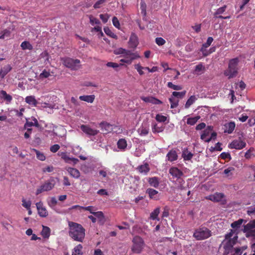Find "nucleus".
Masks as SVG:
<instances>
[{
  "instance_id": "nucleus-1",
  "label": "nucleus",
  "mask_w": 255,
  "mask_h": 255,
  "mask_svg": "<svg viewBox=\"0 0 255 255\" xmlns=\"http://www.w3.org/2000/svg\"><path fill=\"white\" fill-rule=\"evenodd\" d=\"M244 220L240 219L231 224V227L233 229L225 236V239L223 242L224 246V255H241L242 252L240 249H234L233 246L236 244L238 240V234L239 229L241 227Z\"/></svg>"
},
{
  "instance_id": "nucleus-2",
  "label": "nucleus",
  "mask_w": 255,
  "mask_h": 255,
  "mask_svg": "<svg viewBox=\"0 0 255 255\" xmlns=\"http://www.w3.org/2000/svg\"><path fill=\"white\" fill-rule=\"evenodd\" d=\"M68 225L69 237L74 241L83 242L85 236L84 228L80 224L72 222H69Z\"/></svg>"
},
{
  "instance_id": "nucleus-3",
  "label": "nucleus",
  "mask_w": 255,
  "mask_h": 255,
  "mask_svg": "<svg viewBox=\"0 0 255 255\" xmlns=\"http://www.w3.org/2000/svg\"><path fill=\"white\" fill-rule=\"evenodd\" d=\"M239 60L238 58L231 59L228 64V68L224 71V75L231 79L235 77L238 74V65Z\"/></svg>"
},
{
  "instance_id": "nucleus-4",
  "label": "nucleus",
  "mask_w": 255,
  "mask_h": 255,
  "mask_svg": "<svg viewBox=\"0 0 255 255\" xmlns=\"http://www.w3.org/2000/svg\"><path fill=\"white\" fill-rule=\"evenodd\" d=\"M169 174L172 176L173 179H176L178 182V188L180 190L184 189V184L185 181L181 177L184 175L182 170L177 167H171L169 170Z\"/></svg>"
},
{
  "instance_id": "nucleus-5",
  "label": "nucleus",
  "mask_w": 255,
  "mask_h": 255,
  "mask_svg": "<svg viewBox=\"0 0 255 255\" xmlns=\"http://www.w3.org/2000/svg\"><path fill=\"white\" fill-rule=\"evenodd\" d=\"M131 242H132L131 252L137 254L141 253L145 245L143 239L140 236H136L132 238Z\"/></svg>"
},
{
  "instance_id": "nucleus-6",
  "label": "nucleus",
  "mask_w": 255,
  "mask_h": 255,
  "mask_svg": "<svg viewBox=\"0 0 255 255\" xmlns=\"http://www.w3.org/2000/svg\"><path fill=\"white\" fill-rule=\"evenodd\" d=\"M212 236L211 231L206 227L199 228L195 230L193 237L197 241L207 239Z\"/></svg>"
},
{
  "instance_id": "nucleus-7",
  "label": "nucleus",
  "mask_w": 255,
  "mask_h": 255,
  "mask_svg": "<svg viewBox=\"0 0 255 255\" xmlns=\"http://www.w3.org/2000/svg\"><path fill=\"white\" fill-rule=\"evenodd\" d=\"M62 64L66 67L71 70H77L79 68L80 61L78 59H73L69 57H64L61 59Z\"/></svg>"
},
{
  "instance_id": "nucleus-8",
  "label": "nucleus",
  "mask_w": 255,
  "mask_h": 255,
  "mask_svg": "<svg viewBox=\"0 0 255 255\" xmlns=\"http://www.w3.org/2000/svg\"><path fill=\"white\" fill-rule=\"evenodd\" d=\"M54 185L55 181L53 178L46 181L37 189L36 195H37L43 192L51 190L54 187Z\"/></svg>"
},
{
  "instance_id": "nucleus-9",
  "label": "nucleus",
  "mask_w": 255,
  "mask_h": 255,
  "mask_svg": "<svg viewBox=\"0 0 255 255\" xmlns=\"http://www.w3.org/2000/svg\"><path fill=\"white\" fill-rule=\"evenodd\" d=\"M246 142L242 139L241 137L233 140L229 143L228 147L231 149H242L246 147Z\"/></svg>"
},
{
  "instance_id": "nucleus-10",
  "label": "nucleus",
  "mask_w": 255,
  "mask_h": 255,
  "mask_svg": "<svg viewBox=\"0 0 255 255\" xmlns=\"http://www.w3.org/2000/svg\"><path fill=\"white\" fill-rule=\"evenodd\" d=\"M123 57L125 58L126 61H128L129 63H127L128 65H130L132 64V62L134 60L140 58V55L138 52H132L131 50H128L127 52L123 55Z\"/></svg>"
},
{
  "instance_id": "nucleus-11",
  "label": "nucleus",
  "mask_w": 255,
  "mask_h": 255,
  "mask_svg": "<svg viewBox=\"0 0 255 255\" xmlns=\"http://www.w3.org/2000/svg\"><path fill=\"white\" fill-rule=\"evenodd\" d=\"M227 5H224L222 7H221L217 9V10L214 13V18H220L223 19H227L230 18V15L227 16H223L221 15L226 10Z\"/></svg>"
},
{
  "instance_id": "nucleus-12",
  "label": "nucleus",
  "mask_w": 255,
  "mask_h": 255,
  "mask_svg": "<svg viewBox=\"0 0 255 255\" xmlns=\"http://www.w3.org/2000/svg\"><path fill=\"white\" fill-rule=\"evenodd\" d=\"M80 128L86 134L90 135H95L99 132L98 130L92 128L88 125H82Z\"/></svg>"
},
{
  "instance_id": "nucleus-13",
  "label": "nucleus",
  "mask_w": 255,
  "mask_h": 255,
  "mask_svg": "<svg viewBox=\"0 0 255 255\" xmlns=\"http://www.w3.org/2000/svg\"><path fill=\"white\" fill-rule=\"evenodd\" d=\"M225 197V195L222 193L216 192L214 194L210 195L206 197V199L211 200L214 202H219Z\"/></svg>"
},
{
  "instance_id": "nucleus-14",
  "label": "nucleus",
  "mask_w": 255,
  "mask_h": 255,
  "mask_svg": "<svg viewBox=\"0 0 255 255\" xmlns=\"http://www.w3.org/2000/svg\"><path fill=\"white\" fill-rule=\"evenodd\" d=\"M139 44L138 41V36L135 33H131L130 37H129V40H128V46L129 48L135 49Z\"/></svg>"
},
{
  "instance_id": "nucleus-15",
  "label": "nucleus",
  "mask_w": 255,
  "mask_h": 255,
  "mask_svg": "<svg viewBox=\"0 0 255 255\" xmlns=\"http://www.w3.org/2000/svg\"><path fill=\"white\" fill-rule=\"evenodd\" d=\"M213 130L212 126H208L207 128L204 130L203 133L201 135V138L206 142H209L211 140V138H209L211 132Z\"/></svg>"
},
{
  "instance_id": "nucleus-16",
  "label": "nucleus",
  "mask_w": 255,
  "mask_h": 255,
  "mask_svg": "<svg viewBox=\"0 0 255 255\" xmlns=\"http://www.w3.org/2000/svg\"><path fill=\"white\" fill-rule=\"evenodd\" d=\"M146 193L148 194L149 198L151 199L158 200L160 198V194L158 191L154 189L148 188L146 191Z\"/></svg>"
},
{
  "instance_id": "nucleus-17",
  "label": "nucleus",
  "mask_w": 255,
  "mask_h": 255,
  "mask_svg": "<svg viewBox=\"0 0 255 255\" xmlns=\"http://www.w3.org/2000/svg\"><path fill=\"white\" fill-rule=\"evenodd\" d=\"M39 215L41 217H46L48 215L46 209L43 206L42 202H39L36 204Z\"/></svg>"
},
{
  "instance_id": "nucleus-18",
  "label": "nucleus",
  "mask_w": 255,
  "mask_h": 255,
  "mask_svg": "<svg viewBox=\"0 0 255 255\" xmlns=\"http://www.w3.org/2000/svg\"><path fill=\"white\" fill-rule=\"evenodd\" d=\"M99 126L105 133L111 132L113 129L112 125L107 122L103 121L101 122L99 124Z\"/></svg>"
},
{
  "instance_id": "nucleus-19",
  "label": "nucleus",
  "mask_w": 255,
  "mask_h": 255,
  "mask_svg": "<svg viewBox=\"0 0 255 255\" xmlns=\"http://www.w3.org/2000/svg\"><path fill=\"white\" fill-rule=\"evenodd\" d=\"M150 170V166L148 163H145L137 166V170L138 172L144 175H146Z\"/></svg>"
},
{
  "instance_id": "nucleus-20",
  "label": "nucleus",
  "mask_w": 255,
  "mask_h": 255,
  "mask_svg": "<svg viewBox=\"0 0 255 255\" xmlns=\"http://www.w3.org/2000/svg\"><path fill=\"white\" fill-rule=\"evenodd\" d=\"M178 154L175 150H170L166 155V157L168 161L171 162L174 161L178 159Z\"/></svg>"
},
{
  "instance_id": "nucleus-21",
  "label": "nucleus",
  "mask_w": 255,
  "mask_h": 255,
  "mask_svg": "<svg viewBox=\"0 0 255 255\" xmlns=\"http://www.w3.org/2000/svg\"><path fill=\"white\" fill-rule=\"evenodd\" d=\"M67 171L70 175L71 176L74 178H78L80 177V173L79 171L75 168L68 167L67 169Z\"/></svg>"
},
{
  "instance_id": "nucleus-22",
  "label": "nucleus",
  "mask_w": 255,
  "mask_h": 255,
  "mask_svg": "<svg viewBox=\"0 0 255 255\" xmlns=\"http://www.w3.org/2000/svg\"><path fill=\"white\" fill-rule=\"evenodd\" d=\"M160 212V208L157 207L152 211L150 215V219L153 220L160 221V219L158 217L159 214Z\"/></svg>"
},
{
  "instance_id": "nucleus-23",
  "label": "nucleus",
  "mask_w": 255,
  "mask_h": 255,
  "mask_svg": "<svg viewBox=\"0 0 255 255\" xmlns=\"http://www.w3.org/2000/svg\"><path fill=\"white\" fill-rule=\"evenodd\" d=\"M149 128L144 125L137 129V132L141 136L146 135L149 133Z\"/></svg>"
},
{
  "instance_id": "nucleus-24",
  "label": "nucleus",
  "mask_w": 255,
  "mask_h": 255,
  "mask_svg": "<svg viewBox=\"0 0 255 255\" xmlns=\"http://www.w3.org/2000/svg\"><path fill=\"white\" fill-rule=\"evenodd\" d=\"M255 229V220L250 221L244 227V232L254 231Z\"/></svg>"
},
{
  "instance_id": "nucleus-25",
  "label": "nucleus",
  "mask_w": 255,
  "mask_h": 255,
  "mask_svg": "<svg viewBox=\"0 0 255 255\" xmlns=\"http://www.w3.org/2000/svg\"><path fill=\"white\" fill-rule=\"evenodd\" d=\"M182 156L184 160H190L192 158L193 154L186 148L182 151Z\"/></svg>"
},
{
  "instance_id": "nucleus-26",
  "label": "nucleus",
  "mask_w": 255,
  "mask_h": 255,
  "mask_svg": "<svg viewBox=\"0 0 255 255\" xmlns=\"http://www.w3.org/2000/svg\"><path fill=\"white\" fill-rule=\"evenodd\" d=\"M50 229L47 227L42 226V230L41 232V235L44 239H48L50 236Z\"/></svg>"
},
{
  "instance_id": "nucleus-27",
  "label": "nucleus",
  "mask_w": 255,
  "mask_h": 255,
  "mask_svg": "<svg viewBox=\"0 0 255 255\" xmlns=\"http://www.w3.org/2000/svg\"><path fill=\"white\" fill-rule=\"evenodd\" d=\"M117 147L121 150H125L127 147V141L125 138H120L117 142Z\"/></svg>"
},
{
  "instance_id": "nucleus-28",
  "label": "nucleus",
  "mask_w": 255,
  "mask_h": 255,
  "mask_svg": "<svg viewBox=\"0 0 255 255\" xmlns=\"http://www.w3.org/2000/svg\"><path fill=\"white\" fill-rule=\"evenodd\" d=\"M148 181L150 185L155 188H157L159 185V180L157 177H150Z\"/></svg>"
},
{
  "instance_id": "nucleus-29",
  "label": "nucleus",
  "mask_w": 255,
  "mask_h": 255,
  "mask_svg": "<svg viewBox=\"0 0 255 255\" xmlns=\"http://www.w3.org/2000/svg\"><path fill=\"white\" fill-rule=\"evenodd\" d=\"M236 125L234 122H230L225 125L226 129L225 132L231 133L235 129Z\"/></svg>"
},
{
  "instance_id": "nucleus-30",
  "label": "nucleus",
  "mask_w": 255,
  "mask_h": 255,
  "mask_svg": "<svg viewBox=\"0 0 255 255\" xmlns=\"http://www.w3.org/2000/svg\"><path fill=\"white\" fill-rule=\"evenodd\" d=\"M62 158L67 163L72 162L74 164H75L78 162V159L77 158L69 157L65 153H63L62 154Z\"/></svg>"
},
{
  "instance_id": "nucleus-31",
  "label": "nucleus",
  "mask_w": 255,
  "mask_h": 255,
  "mask_svg": "<svg viewBox=\"0 0 255 255\" xmlns=\"http://www.w3.org/2000/svg\"><path fill=\"white\" fill-rule=\"evenodd\" d=\"M95 99L94 95L81 96L79 97V100L82 101H85L88 103H92Z\"/></svg>"
},
{
  "instance_id": "nucleus-32",
  "label": "nucleus",
  "mask_w": 255,
  "mask_h": 255,
  "mask_svg": "<svg viewBox=\"0 0 255 255\" xmlns=\"http://www.w3.org/2000/svg\"><path fill=\"white\" fill-rule=\"evenodd\" d=\"M25 102L29 105H32L33 106H36L37 104V102L35 97L32 96L26 97Z\"/></svg>"
},
{
  "instance_id": "nucleus-33",
  "label": "nucleus",
  "mask_w": 255,
  "mask_h": 255,
  "mask_svg": "<svg viewBox=\"0 0 255 255\" xmlns=\"http://www.w3.org/2000/svg\"><path fill=\"white\" fill-rule=\"evenodd\" d=\"M82 248L83 247L81 245H78L73 250L72 255H82Z\"/></svg>"
},
{
  "instance_id": "nucleus-34",
  "label": "nucleus",
  "mask_w": 255,
  "mask_h": 255,
  "mask_svg": "<svg viewBox=\"0 0 255 255\" xmlns=\"http://www.w3.org/2000/svg\"><path fill=\"white\" fill-rule=\"evenodd\" d=\"M197 99V98L195 96H191L187 100V101L186 102V104L185 105V108L186 109H188V108H189L191 105H192L195 102V101Z\"/></svg>"
},
{
  "instance_id": "nucleus-35",
  "label": "nucleus",
  "mask_w": 255,
  "mask_h": 255,
  "mask_svg": "<svg viewBox=\"0 0 255 255\" xmlns=\"http://www.w3.org/2000/svg\"><path fill=\"white\" fill-rule=\"evenodd\" d=\"M20 47H21V49L24 50L26 49L32 50L33 49L32 45L29 43V42L27 41L22 42L20 45Z\"/></svg>"
},
{
  "instance_id": "nucleus-36",
  "label": "nucleus",
  "mask_w": 255,
  "mask_h": 255,
  "mask_svg": "<svg viewBox=\"0 0 255 255\" xmlns=\"http://www.w3.org/2000/svg\"><path fill=\"white\" fill-rule=\"evenodd\" d=\"M104 31L105 33L109 36L115 39H118V36L115 34H114L109 27H104Z\"/></svg>"
},
{
  "instance_id": "nucleus-37",
  "label": "nucleus",
  "mask_w": 255,
  "mask_h": 255,
  "mask_svg": "<svg viewBox=\"0 0 255 255\" xmlns=\"http://www.w3.org/2000/svg\"><path fill=\"white\" fill-rule=\"evenodd\" d=\"M200 118V117H199V116H197L196 117H194L189 118L187 119V123L188 125H194L198 122Z\"/></svg>"
},
{
  "instance_id": "nucleus-38",
  "label": "nucleus",
  "mask_w": 255,
  "mask_h": 255,
  "mask_svg": "<svg viewBox=\"0 0 255 255\" xmlns=\"http://www.w3.org/2000/svg\"><path fill=\"white\" fill-rule=\"evenodd\" d=\"M92 214L95 216L99 220L100 222L104 221V215L102 212H95L94 213H92Z\"/></svg>"
},
{
  "instance_id": "nucleus-39",
  "label": "nucleus",
  "mask_w": 255,
  "mask_h": 255,
  "mask_svg": "<svg viewBox=\"0 0 255 255\" xmlns=\"http://www.w3.org/2000/svg\"><path fill=\"white\" fill-rule=\"evenodd\" d=\"M169 102L171 104V108H176L178 105V100H176L174 97H172L169 99Z\"/></svg>"
},
{
  "instance_id": "nucleus-40",
  "label": "nucleus",
  "mask_w": 255,
  "mask_h": 255,
  "mask_svg": "<svg viewBox=\"0 0 255 255\" xmlns=\"http://www.w3.org/2000/svg\"><path fill=\"white\" fill-rule=\"evenodd\" d=\"M186 94V91H184L181 92H174L172 93V97H176L177 98H183L185 97Z\"/></svg>"
},
{
  "instance_id": "nucleus-41",
  "label": "nucleus",
  "mask_w": 255,
  "mask_h": 255,
  "mask_svg": "<svg viewBox=\"0 0 255 255\" xmlns=\"http://www.w3.org/2000/svg\"><path fill=\"white\" fill-rule=\"evenodd\" d=\"M167 87L175 91H180L183 89L181 86L175 85L172 82H168L167 83Z\"/></svg>"
},
{
  "instance_id": "nucleus-42",
  "label": "nucleus",
  "mask_w": 255,
  "mask_h": 255,
  "mask_svg": "<svg viewBox=\"0 0 255 255\" xmlns=\"http://www.w3.org/2000/svg\"><path fill=\"white\" fill-rule=\"evenodd\" d=\"M134 69L136 70L139 75L142 76L144 75V73L143 71V70L145 69V67L141 66L140 64H135L134 65Z\"/></svg>"
},
{
  "instance_id": "nucleus-43",
  "label": "nucleus",
  "mask_w": 255,
  "mask_h": 255,
  "mask_svg": "<svg viewBox=\"0 0 255 255\" xmlns=\"http://www.w3.org/2000/svg\"><path fill=\"white\" fill-rule=\"evenodd\" d=\"M34 150L35 152V153L36 154V157L37 159L41 161H44L45 160L46 157L43 153L41 152L40 151L36 149H34Z\"/></svg>"
},
{
  "instance_id": "nucleus-44",
  "label": "nucleus",
  "mask_w": 255,
  "mask_h": 255,
  "mask_svg": "<svg viewBox=\"0 0 255 255\" xmlns=\"http://www.w3.org/2000/svg\"><path fill=\"white\" fill-rule=\"evenodd\" d=\"M128 51V50L123 48H119L114 50L113 53L115 55L123 54L124 55Z\"/></svg>"
},
{
  "instance_id": "nucleus-45",
  "label": "nucleus",
  "mask_w": 255,
  "mask_h": 255,
  "mask_svg": "<svg viewBox=\"0 0 255 255\" xmlns=\"http://www.w3.org/2000/svg\"><path fill=\"white\" fill-rule=\"evenodd\" d=\"M0 94L4 99L6 100L8 102H11V101L12 99V97L10 95H8L5 91H1Z\"/></svg>"
},
{
  "instance_id": "nucleus-46",
  "label": "nucleus",
  "mask_w": 255,
  "mask_h": 255,
  "mask_svg": "<svg viewBox=\"0 0 255 255\" xmlns=\"http://www.w3.org/2000/svg\"><path fill=\"white\" fill-rule=\"evenodd\" d=\"M1 70L6 76L12 70V67L9 64H7L1 68Z\"/></svg>"
},
{
  "instance_id": "nucleus-47",
  "label": "nucleus",
  "mask_w": 255,
  "mask_h": 255,
  "mask_svg": "<svg viewBox=\"0 0 255 255\" xmlns=\"http://www.w3.org/2000/svg\"><path fill=\"white\" fill-rule=\"evenodd\" d=\"M235 170L234 168L233 167H230L228 168H226L224 171V173L226 174L227 177H229L232 175V171Z\"/></svg>"
},
{
  "instance_id": "nucleus-48",
  "label": "nucleus",
  "mask_w": 255,
  "mask_h": 255,
  "mask_svg": "<svg viewBox=\"0 0 255 255\" xmlns=\"http://www.w3.org/2000/svg\"><path fill=\"white\" fill-rule=\"evenodd\" d=\"M244 233H246V237L247 238L251 237L252 238L253 241H255V229L254 231L244 232Z\"/></svg>"
},
{
  "instance_id": "nucleus-49",
  "label": "nucleus",
  "mask_w": 255,
  "mask_h": 255,
  "mask_svg": "<svg viewBox=\"0 0 255 255\" xmlns=\"http://www.w3.org/2000/svg\"><path fill=\"white\" fill-rule=\"evenodd\" d=\"M156 120L159 122H164L167 120V117L165 116L158 114L156 116Z\"/></svg>"
},
{
  "instance_id": "nucleus-50",
  "label": "nucleus",
  "mask_w": 255,
  "mask_h": 255,
  "mask_svg": "<svg viewBox=\"0 0 255 255\" xmlns=\"http://www.w3.org/2000/svg\"><path fill=\"white\" fill-rule=\"evenodd\" d=\"M22 205L26 209H29L30 208L31 204L30 201H26L25 199H22Z\"/></svg>"
},
{
  "instance_id": "nucleus-51",
  "label": "nucleus",
  "mask_w": 255,
  "mask_h": 255,
  "mask_svg": "<svg viewBox=\"0 0 255 255\" xmlns=\"http://www.w3.org/2000/svg\"><path fill=\"white\" fill-rule=\"evenodd\" d=\"M253 148L251 147L245 152V157L247 159H249L253 156V154L252 153V152L253 151Z\"/></svg>"
},
{
  "instance_id": "nucleus-52",
  "label": "nucleus",
  "mask_w": 255,
  "mask_h": 255,
  "mask_svg": "<svg viewBox=\"0 0 255 255\" xmlns=\"http://www.w3.org/2000/svg\"><path fill=\"white\" fill-rule=\"evenodd\" d=\"M155 42L158 46H162L166 43V41L162 37H157L155 39Z\"/></svg>"
},
{
  "instance_id": "nucleus-53",
  "label": "nucleus",
  "mask_w": 255,
  "mask_h": 255,
  "mask_svg": "<svg viewBox=\"0 0 255 255\" xmlns=\"http://www.w3.org/2000/svg\"><path fill=\"white\" fill-rule=\"evenodd\" d=\"M50 76V74L48 71L46 70H44L39 75V78L40 79L47 78Z\"/></svg>"
},
{
  "instance_id": "nucleus-54",
  "label": "nucleus",
  "mask_w": 255,
  "mask_h": 255,
  "mask_svg": "<svg viewBox=\"0 0 255 255\" xmlns=\"http://www.w3.org/2000/svg\"><path fill=\"white\" fill-rule=\"evenodd\" d=\"M34 126V123L32 122L26 121L24 125V128L29 130H32L31 127Z\"/></svg>"
},
{
  "instance_id": "nucleus-55",
  "label": "nucleus",
  "mask_w": 255,
  "mask_h": 255,
  "mask_svg": "<svg viewBox=\"0 0 255 255\" xmlns=\"http://www.w3.org/2000/svg\"><path fill=\"white\" fill-rule=\"evenodd\" d=\"M220 157L222 159H229L230 160L231 159V154L229 152H222L220 154Z\"/></svg>"
},
{
  "instance_id": "nucleus-56",
  "label": "nucleus",
  "mask_w": 255,
  "mask_h": 255,
  "mask_svg": "<svg viewBox=\"0 0 255 255\" xmlns=\"http://www.w3.org/2000/svg\"><path fill=\"white\" fill-rule=\"evenodd\" d=\"M89 19H90V22L92 25H93L94 24H98L100 23L99 20L97 18L93 17L92 15H90Z\"/></svg>"
},
{
  "instance_id": "nucleus-57",
  "label": "nucleus",
  "mask_w": 255,
  "mask_h": 255,
  "mask_svg": "<svg viewBox=\"0 0 255 255\" xmlns=\"http://www.w3.org/2000/svg\"><path fill=\"white\" fill-rule=\"evenodd\" d=\"M121 65V66H123V64H118L116 63H114V62H108L107 64H106V66L108 67H112L113 68H118L119 67V66Z\"/></svg>"
},
{
  "instance_id": "nucleus-58",
  "label": "nucleus",
  "mask_w": 255,
  "mask_h": 255,
  "mask_svg": "<svg viewBox=\"0 0 255 255\" xmlns=\"http://www.w3.org/2000/svg\"><path fill=\"white\" fill-rule=\"evenodd\" d=\"M204 70L205 67L202 64H198L195 67V71L196 73H199Z\"/></svg>"
},
{
  "instance_id": "nucleus-59",
  "label": "nucleus",
  "mask_w": 255,
  "mask_h": 255,
  "mask_svg": "<svg viewBox=\"0 0 255 255\" xmlns=\"http://www.w3.org/2000/svg\"><path fill=\"white\" fill-rule=\"evenodd\" d=\"M153 97H140V99L144 102L152 103Z\"/></svg>"
},
{
  "instance_id": "nucleus-60",
  "label": "nucleus",
  "mask_w": 255,
  "mask_h": 255,
  "mask_svg": "<svg viewBox=\"0 0 255 255\" xmlns=\"http://www.w3.org/2000/svg\"><path fill=\"white\" fill-rule=\"evenodd\" d=\"M60 148V146L58 144H55L50 147V150L52 152L55 153L57 152Z\"/></svg>"
},
{
  "instance_id": "nucleus-61",
  "label": "nucleus",
  "mask_w": 255,
  "mask_h": 255,
  "mask_svg": "<svg viewBox=\"0 0 255 255\" xmlns=\"http://www.w3.org/2000/svg\"><path fill=\"white\" fill-rule=\"evenodd\" d=\"M213 41V38L212 37H209L207 39L206 42L203 44V47H205V48L209 47L211 45Z\"/></svg>"
},
{
  "instance_id": "nucleus-62",
  "label": "nucleus",
  "mask_w": 255,
  "mask_h": 255,
  "mask_svg": "<svg viewBox=\"0 0 255 255\" xmlns=\"http://www.w3.org/2000/svg\"><path fill=\"white\" fill-rule=\"evenodd\" d=\"M247 214L249 216L254 215L255 216V206L250 207L248 208L247 211Z\"/></svg>"
},
{
  "instance_id": "nucleus-63",
  "label": "nucleus",
  "mask_w": 255,
  "mask_h": 255,
  "mask_svg": "<svg viewBox=\"0 0 255 255\" xmlns=\"http://www.w3.org/2000/svg\"><path fill=\"white\" fill-rule=\"evenodd\" d=\"M106 0H99L93 5L95 9L99 8L101 7V5L104 3Z\"/></svg>"
},
{
  "instance_id": "nucleus-64",
  "label": "nucleus",
  "mask_w": 255,
  "mask_h": 255,
  "mask_svg": "<svg viewBox=\"0 0 255 255\" xmlns=\"http://www.w3.org/2000/svg\"><path fill=\"white\" fill-rule=\"evenodd\" d=\"M100 18L103 23H105L107 22L109 19V15L107 14H101Z\"/></svg>"
}]
</instances>
